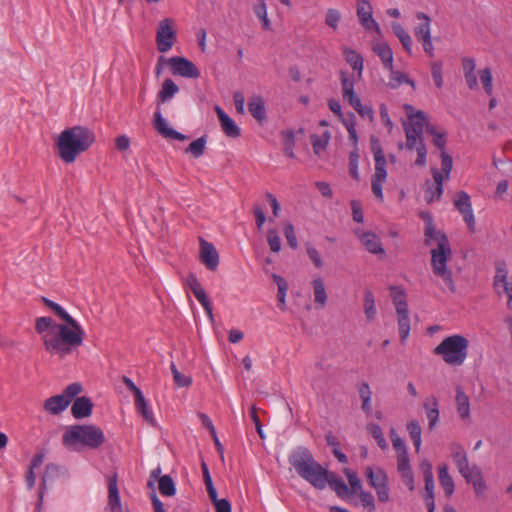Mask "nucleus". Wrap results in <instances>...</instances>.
<instances>
[{"mask_svg":"<svg viewBox=\"0 0 512 512\" xmlns=\"http://www.w3.org/2000/svg\"><path fill=\"white\" fill-rule=\"evenodd\" d=\"M358 161H359V153H358V149L355 148L349 154V172H350L351 177L355 180H359Z\"/></svg>","mask_w":512,"mask_h":512,"instance_id":"52","label":"nucleus"},{"mask_svg":"<svg viewBox=\"0 0 512 512\" xmlns=\"http://www.w3.org/2000/svg\"><path fill=\"white\" fill-rule=\"evenodd\" d=\"M390 294L396 308L397 316L409 314L407 295L405 291L401 287L392 286L390 287Z\"/></svg>","mask_w":512,"mask_h":512,"instance_id":"23","label":"nucleus"},{"mask_svg":"<svg viewBox=\"0 0 512 512\" xmlns=\"http://www.w3.org/2000/svg\"><path fill=\"white\" fill-rule=\"evenodd\" d=\"M405 110L409 123L404 124V130L423 135L424 127L426 128V125H430L427 122L426 114L421 110L414 111L411 105H406Z\"/></svg>","mask_w":512,"mask_h":512,"instance_id":"12","label":"nucleus"},{"mask_svg":"<svg viewBox=\"0 0 512 512\" xmlns=\"http://www.w3.org/2000/svg\"><path fill=\"white\" fill-rule=\"evenodd\" d=\"M495 270H496V274L494 277V285L496 286L499 283H502L503 287H505L506 285H509V283L507 281L508 271H507L506 262L503 260L497 261L495 263Z\"/></svg>","mask_w":512,"mask_h":512,"instance_id":"44","label":"nucleus"},{"mask_svg":"<svg viewBox=\"0 0 512 512\" xmlns=\"http://www.w3.org/2000/svg\"><path fill=\"white\" fill-rule=\"evenodd\" d=\"M158 489L161 495L166 497L174 496L176 493V486L170 475H163L159 478Z\"/></svg>","mask_w":512,"mask_h":512,"instance_id":"37","label":"nucleus"},{"mask_svg":"<svg viewBox=\"0 0 512 512\" xmlns=\"http://www.w3.org/2000/svg\"><path fill=\"white\" fill-rule=\"evenodd\" d=\"M459 473L462 475V477L465 478L467 483L473 485L476 494H480L485 490L486 484L483 479L482 472L477 465L474 464L472 466H469L468 464L467 470Z\"/></svg>","mask_w":512,"mask_h":512,"instance_id":"18","label":"nucleus"},{"mask_svg":"<svg viewBox=\"0 0 512 512\" xmlns=\"http://www.w3.org/2000/svg\"><path fill=\"white\" fill-rule=\"evenodd\" d=\"M390 74L389 86L391 88H398L403 83L409 84L413 88L415 87V82L412 79H410L405 73L394 70V67L392 68V71H390Z\"/></svg>","mask_w":512,"mask_h":512,"instance_id":"41","label":"nucleus"},{"mask_svg":"<svg viewBox=\"0 0 512 512\" xmlns=\"http://www.w3.org/2000/svg\"><path fill=\"white\" fill-rule=\"evenodd\" d=\"M373 51L381 59L384 68L392 71L393 68V52L387 42H379L373 45Z\"/></svg>","mask_w":512,"mask_h":512,"instance_id":"24","label":"nucleus"},{"mask_svg":"<svg viewBox=\"0 0 512 512\" xmlns=\"http://www.w3.org/2000/svg\"><path fill=\"white\" fill-rule=\"evenodd\" d=\"M346 62L358 72V76L361 77L363 71V58L360 54L352 49L346 48L343 51Z\"/></svg>","mask_w":512,"mask_h":512,"instance_id":"34","label":"nucleus"},{"mask_svg":"<svg viewBox=\"0 0 512 512\" xmlns=\"http://www.w3.org/2000/svg\"><path fill=\"white\" fill-rule=\"evenodd\" d=\"M391 28L395 36L401 42L404 50L410 54L412 50L413 41L409 33L404 29V27L399 22H392Z\"/></svg>","mask_w":512,"mask_h":512,"instance_id":"31","label":"nucleus"},{"mask_svg":"<svg viewBox=\"0 0 512 512\" xmlns=\"http://www.w3.org/2000/svg\"><path fill=\"white\" fill-rule=\"evenodd\" d=\"M95 142L94 132L85 126H73L63 130L56 140L58 156L65 163H72Z\"/></svg>","mask_w":512,"mask_h":512,"instance_id":"4","label":"nucleus"},{"mask_svg":"<svg viewBox=\"0 0 512 512\" xmlns=\"http://www.w3.org/2000/svg\"><path fill=\"white\" fill-rule=\"evenodd\" d=\"M424 501L427 507V512H434L435 500H434V484L425 486Z\"/></svg>","mask_w":512,"mask_h":512,"instance_id":"60","label":"nucleus"},{"mask_svg":"<svg viewBox=\"0 0 512 512\" xmlns=\"http://www.w3.org/2000/svg\"><path fill=\"white\" fill-rule=\"evenodd\" d=\"M178 91L179 87L174 83L172 79H165L162 84L161 90L158 93V100L164 103L173 98Z\"/></svg>","mask_w":512,"mask_h":512,"instance_id":"33","label":"nucleus"},{"mask_svg":"<svg viewBox=\"0 0 512 512\" xmlns=\"http://www.w3.org/2000/svg\"><path fill=\"white\" fill-rule=\"evenodd\" d=\"M254 13L255 15L262 21V28L265 30L270 29V21L267 17V6L266 3L263 0H260L255 6H254Z\"/></svg>","mask_w":512,"mask_h":512,"instance_id":"47","label":"nucleus"},{"mask_svg":"<svg viewBox=\"0 0 512 512\" xmlns=\"http://www.w3.org/2000/svg\"><path fill=\"white\" fill-rule=\"evenodd\" d=\"M367 430L372 435V437L376 440L378 446L381 449H386L388 444L386 439L384 438L381 427L378 424L370 423L367 425Z\"/></svg>","mask_w":512,"mask_h":512,"instance_id":"46","label":"nucleus"},{"mask_svg":"<svg viewBox=\"0 0 512 512\" xmlns=\"http://www.w3.org/2000/svg\"><path fill=\"white\" fill-rule=\"evenodd\" d=\"M200 257L208 270L215 271L217 269L219 265V255L213 244L201 240Z\"/></svg>","mask_w":512,"mask_h":512,"instance_id":"17","label":"nucleus"},{"mask_svg":"<svg viewBox=\"0 0 512 512\" xmlns=\"http://www.w3.org/2000/svg\"><path fill=\"white\" fill-rule=\"evenodd\" d=\"M187 285L194 294L195 298L199 301V303L204 308L207 315L212 319L213 313H212V303L210 299L208 298L205 290L203 289L202 285L198 281L195 274L190 273L187 276Z\"/></svg>","mask_w":512,"mask_h":512,"instance_id":"13","label":"nucleus"},{"mask_svg":"<svg viewBox=\"0 0 512 512\" xmlns=\"http://www.w3.org/2000/svg\"><path fill=\"white\" fill-rule=\"evenodd\" d=\"M364 313L368 321H372L375 319L377 315V310L375 306L374 295L370 290H365L364 292Z\"/></svg>","mask_w":512,"mask_h":512,"instance_id":"38","label":"nucleus"},{"mask_svg":"<svg viewBox=\"0 0 512 512\" xmlns=\"http://www.w3.org/2000/svg\"><path fill=\"white\" fill-rule=\"evenodd\" d=\"M365 476L368 484L375 489L378 500L382 503L389 501L388 475L381 467L373 468L367 466L365 468Z\"/></svg>","mask_w":512,"mask_h":512,"instance_id":"8","label":"nucleus"},{"mask_svg":"<svg viewBox=\"0 0 512 512\" xmlns=\"http://www.w3.org/2000/svg\"><path fill=\"white\" fill-rule=\"evenodd\" d=\"M35 330L42 335L45 350L51 354H57L60 358L71 354L74 349L83 344V336L65 324L55 323L50 317L37 318Z\"/></svg>","mask_w":512,"mask_h":512,"instance_id":"1","label":"nucleus"},{"mask_svg":"<svg viewBox=\"0 0 512 512\" xmlns=\"http://www.w3.org/2000/svg\"><path fill=\"white\" fill-rule=\"evenodd\" d=\"M170 368H171V372L173 374L174 382L178 387H189L191 385V383H192L191 377L180 373L174 363H171Z\"/></svg>","mask_w":512,"mask_h":512,"instance_id":"50","label":"nucleus"},{"mask_svg":"<svg viewBox=\"0 0 512 512\" xmlns=\"http://www.w3.org/2000/svg\"><path fill=\"white\" fill-rule=\"evenodd\" d=\"M406 136L405 148L408 150H413L416 146H418V142L420 139H423V135L412 133L408 130H404Z\"/></svg>","mask_w":512,"mask_h":512,"instance_id":"63","label":"nucleus"},{"mask_svg":"<svg viewBox=\"0 0 512 512\" xmlns=\"http://www.w3.org/2000/svg\"><path fill=\"white\" fill-rule=\"evenodd\" d=\"M284 236L292 249L298 247L297 237L295 234L294 226L291 223H287L283 229Z\"/></svg>","mask_w":512,"mask_h":512,"instance_id":"57","label":"nucleus"},{"mask_svg":"<svg viewBox=\"0 0 512 512\" xmlns=\"http://www.w3.org/2000/svg\"><path fill=\"white\" fill-rule=\"evenodd\" d=\"M420 469L424 477L425 486L433 485L434 476L431 463L427 459L422 460L420 463Z\"/></svg>","mask_w":512,"mask_h":512,"instance_id":"54","label":"nucleus"},{"mask_svg":"<svg viewBox=\"0 0 512 512\" xmlns=\"http://www.w3.org/2000/svg\"><path fill=\"white\" fill-rule=\"evenodd\" d=\"M398 328H399L400 340L403 343L408 338L409 333H410L409 314L398 315Z\"/></svg>","mask_w":512,"mask_h":512,"instance_id":"48","label":"nucleus"},{"mask_svg":"<svg viewBox=\"0 0 512 512\" xmlns=\"http://www.w3.org/2000/svg\"><path fill=\"white\" fill-rule=\"evenodd\" d=\"M426 132L433 137V144L442 151H445L446 133L437 131L436 126L426 125Z\"/></svg>","mask_w":512,"mask_h":512,"instance_id":"43","label":"nucleus"},{"mask_svg":"<svg viewBox=\"0 0 512 512\" xmlns=\"http://www.w3.org/2000/svg\"><path fill=\"white\" fill-rule=\"evenodd\" d=\"M170 71L173 75H179L185 78L197 79L200 77V71L195 64L185 57L173 56L167 60Z\"/></svg>","mask_w":512,"mask_h":512,"instance_id":"10","label":"nucleus"},{"mask_svg":"<svg viewBox=\"0 0 512 512\" xmlns=\"http://www.w3.org/2000/svg\"><path fill=\"white\" fill-rule=\"evenodd\" d=\"M312 284L315 303L319 304L321 307H324L327 302V294L323 280L321 277L314 278Z\"/></svg>","mask_w":512,"mask_h":512,"instance_id":"36","label":"nucleus"},{"mask_svg":"<svg viewBox=\"0 0 512 512\" xmlns=\"http://www.w3.org/2000/svg\"><path fill=\"white\" fill-rule=\"evenodd\" d=\"M357 16L360 24L366 30H375L380 33V27L372 18V7L368 0H357Z\"/></svg>","mask_w":512,"mask_h":512,"instance_id":"15","label":"nucleus"},{"mask_svg":"<svg viewBox=\"0 0 512 512\" xmlns=\"http://www.w3.org/2000/svg\"><path fill=\"white\" fill-rule=\"evenodd\" d=\"M416 18L421 22L414 28V35L417 40L431 36L430 17L424 12H417Z\"/></svg>","mask_w":512,"mask_h":512,"instance_id":"28","label":"nucleus"},{"mask_svg":"<svg viewBox=\"0 0 512 512\" xmlns=\"http://www.w3.org/2000/svg\"><path fill=\"white\" fill-rule=\"evenodd\" d=\"M398 472L411 470L410 460L407 451H402L397 455Z\"/></svg>","mask_w":512,"mask_h":512,"instance_id":"61","label":"nucleus"},{"mask_svg":"<svg viewBox=\"0 0 512 512\" xmlns=\"http://www.w3.org/2000/svg\"><path fill=\"white\" fill-rule=\"evenodd\" d=\"M479 76L485 93L489 96L492 95L493 85L491 70L489 68L482 69L479 71Z\"/></svg>","mask_w":512,"mask_h":512,"instance_id":"49","label":"nucleus"},{"mask_svg":"<svg viewBox=\"0 0 512 512\" xmlns=\"http://www.w3.org/2000/svg\"><path fill=\"white\" fill-rule=\"evenodd\" d=\"M288 462L302 479L318 490H323L327 484L333 485L339 479L334 472L322 467L314 459L312 452L304 446L293 450L288 456Z\"/></svg>","mask_w":512,"mask_h":512,"instance_id":"3","label":"nucleus"},{"mask_svg":"<svg viewBox=\"0 0 512 512\" xmlns=\"http://www.w3.org/2000/svg\"><path fill=\"white\" fill-rule=\"evenodd\" d=\"M469 341L462 335L455 334L446 337L434 348V354L442 356L449 365H462L467 357Z\"/></svg>","mask_w":512,"mask_h":512,"instance_id":"6","label":"nucleus"},{"mask_svg":"<svg viewBox=\"0 0 512 512\" xmlns=\"http://www.w3.org/2000/svg\"><path fill=\"white\" fill-rule=\"evenodd\" d=\"M108 508L111 511L123 512L117 484V474H113L108 478Z\"/></svg>","mask_w":512,"mask_h":512,"instance_id":"20","label":"nucleus"},{"mask_svg":"<svg viewBox=\"0 0 512 512\" xmlns=\"http://www.w3.org/2000/svg\"><path fill=\"white\" fill-rule=\"evenodd\" d=\"M417 151V159L415 164L417 166H424L426 164L427 149L423 139H420L418 146L414 148Z\"/></svg>","mask_w":512,"mask_h":512,"instance_id":"62","label":"nucleus"},{"mask_svg":"<svg viewBox=\"0 0 512 512\" xmlns=\"http://www.w3.org/2000/svg\"><path fill=\"white\" fill-rule=\"evenodd\" d=\"M62 442L67 449L80 452L84 447L99 448L105 442V436L95 425H74L64 432Z\"/></svg>","mask_w":512,"mask_h":512,"instance_id":"5","label":"nucleus"},{"mask_svg":"<svg viewBox=\"0 0 512 512\" xmlns=\"http://www.w3.org/2000/svg\"><path fill=\"white\" fill-rule=\"evenodd\" d=\"M82 385L79 383H72L68 385L62 392V396L64 399L69 400V404L72 402V400L82 392Z\"/></svg>","mask_w":512,"mask_h":512,"instance_id":"56","label":"nucleus"},{"mask_svg":"<svg viewBox=\"0 0 512 512\" xmlns=\"http://www.w3.org/2000/svg\"><path fill=\"white\" fill-rule=\"evenodd\" d=\"M310 138L313 151L318 155L327 148L331 138V133L330 131L326 130L321 136L312 134Z\"/></svg>","mask_w":512,"mask_h":512,"instance_id":"35","label":"nucleus"},{"mask_svg":"<svg viewBox=\"0 0 512 512\" xmlns=\"http://www.w3.org/2000/svg\"><path fill=\"white\" fill-rule=\"evenodd\" d=\"M407 430L413 444L415 446L416 452H419L421 447V426L417 420H411L407 424Z\"/></svg>","mask_w":512,"mask_h":512,"instance_id":"40","label":"nucleus"},{"mask_svg":"<svg viewBox=\"0 0 512 512\" xmlns=\"http://www.w3.org/2000/svg\"><path fill=\"white\" fill-rule=\"evenodd\" d=\"M207 136L203 135L200 138L191 142L185 149L186 153L191 154L194 158H200L206 149Z\"/></svg>","mask_w":512,"mask_h":512,"instance_id":"39","label":"nucleus"},{"mask_svg":"<svg viewBox=\"0 0 512 512\" xmlns=\"http://www.w3.org/2000/svg\"><path fill=\"white\" fill-rule=\"evenodd\" d=\"M431 75L437 88L443 87L442 62L435 61L431 64Z\"/></svg>","mask_w":512,"mask_h":512,"instance_id":"55","label":"nucleus"},{"mask_svg":"<svg viewBox=\"0 0 512 512\" xmlns=\"http://www.w3.org/2000/svg\"><path fill=\"white\" fill-rule=\"evenodd\" d=\"M305 246H306L307 254H308L309 258L311 259V261L313 262V264L317 268H321L323 266V261H322L321 255L318 252V250L316 248H314L310 243H306Z\"/></svg>","mask_w":512,"mask_h":512,"instance_id":"59","label":"nucleus"},{"mask_svg":"<svg viewBox=\"0 0 512 512\" xmlns=\"http://www.w3.org/2000/svg\"><path fill=\"white\" fill-rule=\"evenodd\" d=\"M69 406V400L60 395L49 397L44 402V409L53 415H58Z\"/></svg>","mask_w":512,"mask_h":512,"instance_id":"26","label":"nucleus"},{"mask_svg":"<svg viewBox=\"0 0 512 512\" xmlns=\"http://www.w3.org/2000/svg\"><path fill=\"white\" fill-rule=\"evenodd\" d=\"M154 129L164 138L175 139L178 141L187 140V136L169 127L168 122L162 116L160 111L154 113Z\"/></svg>","mask_w":512,"mask_h":512,"instance_id":"16","label":"nucleus"},{"mask_svg":"<svg viewBox=\"0 0 512 512\" xmlns=\"http://www.w3.org/2000/svg\"><path fill=\"white\" fill-rule=\"evenodd\" d=\"M438 477L440 485L442 486L444 493L447 497H450L454 492V481L448 473V465L442 463L438 467Z\"/></svg>","mask_w":512,"mask_h":512,"instance_id":"30","label":"nucleus"},{"mask_svg":"<svg viewBox=\"0 0 512 512\" xmlns=\"http://www.w3.org/2000/svg\"><path fill=\"white\" fill-rule=\"evenodd\" d=\"M425 221V244L430 245L431 241L437 243V248L431 250V266L433 273L442 278L445 285L451 292L456 291L452 273L447 269V261L451 256V247L448 237L444 232L436 231L430 214H422Z\"/></svg>","mask_w":512,"mask_h":512,"instance_id":"2","label":"nucleus"},{"mask_svg":"<svg viewBox=\"0 0 512 512\" xmlns=\"http://www.w3.org/2000/svg\"><path fill=\"white\" fill-rule=\"evenodd\" d=\"M371 149L374 154L375 172L371 179V189L373 194L380 201L383 200L382 183L387 177L386 159L380 142L377 139L371 140Z\"/></svg>","mask_w":512,"mask_h":512,"instance_id":"7","label":"nucleus"},{"mask_svg":"<svg viewBox=\"0 0 512 512\" xmlns=\"http://www.w3.org/2000/svg\"><path fill=\"white\" fill-rule=\"evenodd\" d=\"M340 18L341 14L337 9L329 8L326 12L325 23L329 27L336 29Z\"/></svg>","mask_w":512,"mask_h":512,"instance_id":"58","label":"nucleus"},{"mask_svg":"<svg viewBox=\"0 0 512 512\" xmlns=\"http://www.w3.org/2000/svg\"><path fill=\"white\" fill-rule=\"evenodd\" d=\"M215 111L217 113L222 131L225 133V135L231 138L239 137L241 135V130L235 121L229 117L221 107L216 106Z\"/></svg>","mask_w":512,"mask_h":512,"instance_id":"19","label":"nucleus"},{"mask_svg":"<svg viewBox=\"0 0 512 512\" xmlns=\"http://www.w3.org/2000/svg\"><path fill=\"white\" fill-rule=\"evenodd\" d=\"M92 410L93 403L86 396L77 397L71 407V413L76 419L89 417L92 414Z\"/></svg>","mask_w":512,"mask_h":512,"instance_id":"21","label":"nucleus"},{"mask_svg":"<svg viewBox=\"0 0 512 512\" xmlns=\"http://www.w3.org/2000/svg\"><path fill=\"white\" fill-rule=\"evenodd\" d=\"M423 406L428 419V428L429 430H433L439 421L438 399L435 396H431Z\"/></svg>","mask_w":512,"mask_h":512,"instance_id":"25","label":"nucleus"},{"mask_svg":"<svg viewBox=\"0 0 512 512\" xmlns=\"http://www.w3.org/2000/svg\"><path fill=\"white\" fill-rule=\"evenodd\" d=\"M359 496L362 505L368 508V512H375L376 506L373 495L369 492L362 491Z\"/></svg>","mask_w":512,"mask_h":512,"instance_id":"64","label":"nucleus"},{"mask_svg":"<svg viewBox=\"0 0 512 512\" xmlns=\"http://www.w3.org/2000/svg\"><path fill=\"white\" fill-rule=\"evenodd\" d=\"M358 237L363 244V246L366 248L367 251H369L372 254H384V249L382 247V243L379 239V237L372 232H363L361 234H358Z\"/></svg>","mask_w":512,"mask_h":512,"instance_id":"22","label":"nucleus"},{"mask_svg":"<svg viewBox=\"0 0 512 512\" xmlns=\"http://www.w3.org/2000/svg\"><path fill=\"white\" fill-rule=\"evenodd\" d=\"M453 204L459 213L463 216V220L466 223L470 231L475 230V217L472 209V203L470 196L465 191H459L456 193Z\"/></svg>","mask_w":512,"mask_h":512,"instance_id":"11","label":"nucleus"},{"mask_svg":"<svg viewBox=\"0 0 512 512\" xmlns=\"http://www.w3.org/2000/svg\"><path fill=\"white\" fill-rule=\"evenodd\" d=\"M340 81L342 86V96L352 94L354 91V79L348 76L345 71L340 72Z\"/></svg>","mask_w":512,"mask_h":512,"instance_id":"51","label":"nucleus"},{"mask_svg":"<svg viewBox=\"0 0 512 512\" xmlns=\"http://www.w3.org/2000/svg\"><path fill=\"white\" fill-rule=\"evenodd\" d=\"M456 408L457 413L462 419H468L470 417V402L469 397L464 393L461 387L456 388Z\"/></svg>","mask_w":512,"mask_h":512,"instance_id":"29","label":"nucleus"},{"mask_svg":"<svg viewBox=\"0 0 512 512\" xmlns=\"http://www.w3.org/2000/svg\"><path fill=\"white\" fill-rule=\"evenodd\" d=\"M42 302L46 307L51 309L62 321H64L70 329H73L74 332L78 333L81 336H85V332L81 325L70 315L65 309L60 306L58 303L46 298L42 297Z\"/></svg>","mask_w":512,"mask_h":512,"instance_id":"14","label":"nucleus"},{"mask_svg":"<svg viewBox=\"0 0 512 512\" xmlns=\"http://www.w3.org/2000/svg\"><path fill=\"white\" fill-rule=\"evenodd\" d=\"M176 39L177 36L173 28V21L170 18L161 20L156 32V43L159 52H168L173 47Z\"/></svg>","mask_w":512,"mask_h":512,"instance_id":"9","label":"nucleus"},{"mask_svg":"<svg viewBox=\"0 0 512 512\" xmlns=\"http://www.w3.org/2000/svg\"><path fill=\"white\" fill-rule=\"evenodd\" d=\"M451 453L453 460L458 468L459 472H464L467 470L468 459L467 455L460 444L453 443L451 445Z\"/></svg>","mask_w":512,"mask_h":512,"instance_id":"32","label":"nucleus"},{"mask_svg":"<svg viewBox=\"0 0 512 512\" xmlns=\"http://www.w3.org/2000/svg\"><path fill=\"white\" fill-rule=\"evenodd\" d=\"M267 242L272 252L278 253L281 250V240L275 229L267 231Z\"/></svg>","mask_w":512,"mask_h":512,"instance_id":"53","label":"nucleus"},{"mask_svg":"<svg viewBox=\"0 0 512 512\" xmlns=\"http://www.w3.org/2000/svg\"><path fill=\"white\" fill-rule=\"evenodd\" d=\"M58 469H59V467L54 465V464H48L46 466V471H45V474L43 475V478H42V481H41L40 487H39V497H38V504H37V512L41 511V506H42L43 497H44V489L46 488V481H47L48 475L50 473L57 472Z\"/></svg>","mask_w":512,"mask_h":512,"instance_id":"45","label":"nucleus"},{"mask_svg":"<svg viewBox=\"0 0 512 512\" xmlns=\"http://www.w3.org/2000/svg\"><path fill=\"white\" fill-rule=\"evenodd\" d=\"M248 110L257 121L262 122L266 119V109L261 96H253L249 99Z\"/></svg>","mask_w":512,"mask_h":512,"instance_id":"27","label":"nucleus"},{"mask_svg":"<svg viewBox=\"0 0 512 512\" xmlns=\"http://www.w3.org/2000/svg\"><path fill=\"white\" fill-rule=\"evenodd\" d=\"M272 278L278 287L277 299L280 304L279 306L281 309H284L285 308V297H286V293L288 290V283L282 276L277 275V274H272Z\"/></svg>","mask_w":512,"mask_h":512,"instance_id":"42","label":"nucleus"}]
</instances>
